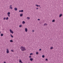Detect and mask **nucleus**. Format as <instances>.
<instances>
[{
  "label": "nucleus",
  "mask_w": 63,
  "mask_h": 63,
  "mask_svg": "<svg viewBox=\"0 0 63 63\" xmlns=\"http://www.w3.org/2000/svg\"><path fill=\"white\" fill-rule=\"evenodd\" d=\"M55 21V20H52V22H54Z\"/></svg>",
  "instance_id": "nucleus-20"
},
{
  "label": "nucleus",
  "mask_w": 63,
  "mask_h": 63,
  "mask_svg": "<svg viewBox=\"0 0 63 63\" xmlns=\"http://www.w3.org/2000/svg\"><path fill=\"white\" fill-rule=\"evenodd\" d=\"M23 15L22 14H20V16L21 17Z\"/></svg>",
  "instance_id": "nucleus-15"
},
{
  "label": "nucleus",
  "mask_w": 63,
  "mask_h": 63,
  "mask_svg": "<svg viewBox=\"0 0 63 63\" xmlns=\"http://www.w3.org/2000/svg\"><path fill=\"white\" fill-rule=\"evenodd\" d=\"M37 20L40 21V19H37Z\"/></svg>",
  "instance_id": "nucleus-32"
},
{
  "label": "nucleus",
  "mask_w": 63,
  "mask_h": 63,
  "mask_svg": "<svg viewBox=\"0 0 63 63\" xmlns=\"http://www.w3.org/2000/svg\"><path fill=\"white\" fill-rule=\"evenodd\" d=\"M12 7V5H10L9 6V7Z\"/></svg>",
  "instance_id": "nucleus-33"
},
{
  "label": "nucleus",
  "mask_w": 63,
  "mask_h": 63,
  "mask_svg": "<svg viewBox=\"0 0 63 63\" xmlns=\"http://www.w3.org/2000/svg\"><path fill=\"white\" fill-rule=\"evenodd\" d=\"M10 35L12 38H13V36L12 35V34H10Z\"/></svg>",
  "instance_id": "nucleus-25"
},
{
  "label": "nucleus",
  "mask_w": 63,
  "mask_h": 63,
  "mask_svg": "<svg viewBox=\"0 0 63 63\" xmlns=\"http://www.w3.org/2000/svg\"><path fill=\"white\" fill-rule=\"evenodd\" d=\"M41 49H40L39 50V51H41Z\"/></svg>",
  "instance_id": "nucleus-29"
},
{
  "label": "nucleus",
  "mask_w": 63,
  "mask_h": 63,
  "mask_svg": "<svg viewBox=\"0 0 63 63\" xmlns=\"http://www.w3.org/2000/svg\"><path fill=\"white\" fill-rule=\"evenodd\" d=\"M6 53H9V49H6Z\"/></svg>",
  "instance_id": "nucleus-4"
},
{
  "label": "nucleus",
  "mask_w": 63,
  "mask_h": 63,
  "mask_svg": "<svg viewBox=\"0 0 63 63\" xmlns=\"http://www.w3.org/2000/svg\"><path fill=\"white\" fill-rule=\"evenodd\" d=\"M9 9H11L12 10V9H13V7H10L9 8Z\"/></svg>",
  "instance_id": "nucleus-17"
},
{
  "label": "nucleus",
  "mask_w": 63,
  "mask_h": 63,
  "mask_svg": "<svg viewBox=\"0 0 63 63\" xmlns=\"http://www.w3.org/2000/svg\"><path fill=\"white\" fill-rule=\"evenodd\" d=\"M53 48V47H51L50 48V49H52Z\"/></svg>",
  "instance_id": "nucleus-14"
},
{
  "label": "nucleus",
  "mask_w": 63,
  "mask_h": 63,
  "mask_svg": "<svg viewBox=\"0 0 63 63\" xmlns=\"http://www.w3.org/2000/svg\"><path fill=\"white\" fill-rule=\"evenodd\" d=\"M21 11V12H22H22H23V10H22Z\"/></svg>",
  "instance_id": "nucleus-26"
},
{
  "label": "nucleus",
  "mask_w": 63,
  "mask_h": 63,
  "mask_svg": "<svg viewBox=\"0 0 63 63\" xmlns=\"http://www.w3.org/2000/svg\"><path fill=\"white\" fill-rule=\"evenodd\" d=\"M32 54H33V53H31L30 54V55H32Z\"/></svg>",
  "instance_id": "nucleus-23"
},
{
  "label": "nucleus",
  "mask_w": 63,
  "mask_h": 63,
  "mask_svg": "<svg viewBox=\"0 0 63 63\" xmlns=\"http://www.w3.org/2000/svg\"><path fill=\"white\" fill-rule=\"evenodd\" d=\"M36 6H37V7H40V5H37V4L35 5Z\"/></svg>",
  "instance_id": "nucleus-12"
},
{
  "label": "nucleus",
  "mask_w": 63,
  "mask_h": 63,
  "mask_svg": "<svg viewBox=\"0 0 63 63\" xmlns=\"http://www.w3.org/2000/svg\"><path fill=\"white\" fill-rule=\"evenodd\" d=\"M62 16V14H60L59 15V17H61V16Z\"/></svg>",
  "instance_id": "nucleus-8"
},
{
  "label": "nucleus",
  "mask_w": 63,
  "mask_h": 63,
  "mask_svg": "<svg viewBox=\"0 0 63 63\" xmlns=\"http://www.w3.org/2000/svg\"><path fill=\"white\" fill-rule=\"evenodd\" d=\"M9 18L8 17H7L6 19H5L6 20H8V19Z\"/></svg>",
  "instance_id": "nucleus-16"
},
{
  "label": "nucleus",
  "mask_w": 63,
  "mask_h": 63,
  "mask_svg": "<svg viewBox=\"0 0 63 63\" xmlns=\"http://www.w3.org/2000/svg\"><path fill=\"white\" fill-rule=\"evenodd\" d=\"M3 63H6V62H4Z\"/></svg>",
  "instance_id": "nucleus-36"
},
{
  "label": "nucleus",
  "mask_w": 63,
  "mask_h": 63,
  "mask_svg": "<svg viewBox=\"0 0 63 63\" xmlns=\"http://www.w3.org/2000/svg\"><path fill=\"white\" fill-rule=\"evenodd\" d=\"M41 8V7H40V8Z\"/></svg>",
  "instance_id": "nucleus-38"
},
{
  "label": "nucleus",
  "mask_w": 63,
  "mask_h": 63,
  "mask_svg": "<svg viewBox=\"0 0 63 63\" xmlns=\"http://www.w3.org/2000/svg\"><path fill=\"white\" fill-rule=\"evenodd\" d=\"M34 30H32V32H34Z\"/></svg>",
  "instance_id": "nucleus-37"
},
{
  "label": "nucleus",
  "mask_w": 63,
  "mask_h": 63,
  "mask_svg": "<svg viewBox=\"0 0 63 63\" xmlns=\"http://www.w3.org/2000/svg\"><path fill=\"white\" fill-rule=\"evenodd\" d=\"M47 24L46 23H45L44 24V26H46V25H47Z\"/></svg>",
  "instance_id": "nucleus-9"
},
{
  "label": "nucleus",
  "mask_w": 63,
  "mask_h": 63,
  "mask_svg": "<svg viewBox=\"0 0 63 63\" xmlns=\"http://www.w3.org/2000/svg\"><path fill=\"white\" fill-rule=\"evenodd\" d=\"M11 51L12 52H14V50H11Z\"/></svg>",
  "instance_id": "nucleus-30"
},
{
  "label": "nucleus",
  "mask_w": 63,
  "mask_h": 63,
  "mask_svg": "<svg viewBox=\"0 0 63 63\" xmlns=\"http://www.w3.org/2000/svg\"><path fill=\"white\" fill-rule=\"evenodd\" d=\"M19 62L20 63H23V62H22V61H21L20 60H19Z\"/></svg>",
  "instance_id": "nucleus-11"
},
{
  "label": "nucleus",
  "mask_w": 63,
  "mask_h": 63,
  "mask_svg": "<svg viewBox=\"0 0 63 63\" xmlns=\"http://www.w3.org/2000/svg\"><path fill=\"white\" fill-rule=\"evenodd\" d=\"M1 36H3V34H1Z\"/></svg>",
  "instance_id": "nucleus-24"
},
{
  "label": "nucleus",
  "mask_w": 63,
  "mask_h": 63,
  "mask_svg": "<svg viewBox=\"0 0 63 63\" xmlns=\"http://www.w3.org/2000/svg\"><path fill=\"white\" fill-rule=\"evenodd\" d=\"M19 12H21V10H19Z\"/></svg>",
  "instance_id": "nucleus-35"
},
{
  "label": "nucleus",
  "mask_w": 63,
  "mask_h": 63,
  "mask_svg": "<svg viewBox=\"0 0 63 63\" xmlns=\"http://www.w3.org/2000/svg\"><path fill=\"white\" fill-rule=\"evenodd\" d=\"M5 19H6V17H3V20H5Z\"/></svg>",
  "instance_id": "nucleus-22"
},
{
  "label": "nucleus",
  "mask_w": 63,
  "mask_h": 63,
  "mask_svg": "<svg viewBox=\"0 0 63 63\" xmlns=\"http://www.w3.org/2000/svg\"><path fill=\"white\" fill-rule=\"evenodd\" d=\"M10 42H13V40H11L10 41Z\"/></svg>",
  "instance_id": "nucleus-18"
},
{
  "label": "nucleus",
  "mask_w": 63,
  "mask_h": 63,
  "mask_svg": "<svg viewBox=\"0 0 63 63\" xmlns=\"http://www.w3.org/2000/svg\"><path fill=\"white\" fill-rule=\"evenodd\" d=\"M36 9V10H38V8L37 7Z\"/></svg>",
  "instance_id": "nucleus-34"
},
{
  "label": "nucleus",
  "mask_w": 63,
  "mask_h": 63,
  "mask_svg": "<svg viewBox=\"0 0 63 63\" xmlns=\"http://www.w3.org/2000/svg\"><path fill=\"white\" fill-rule=\"evenodd\" d=\"M9 31L12 34H13L14 33V32L12 31V30L10 29Z\"/></svg>",
  "instance_id": "nucleus-3"
},
{
  "label": "nucleus",
  "mask_w": 63,
  "mask_h": 63,
  "mask_svg": "<svg viewBox=\"0 0 63 63\" xmlns=\"http://www.w3.org/2000/svg\"><path fill=\"white\" fill-rule=\"evenodd\" d=\"M25 22L24 21H23L22 22V24H25Z\"/></svg>",
  "instance_id": "nucleus-6"
},
{
  "label": "nucleus",
  "mask_w": 63,
  "mask_h": 63,
  "mask_svg": "<svg viewBox=\"0 0 63 63\" xmlns=\"http://www.w3.org/2000/svg\"><path fill=\"white\" fill-rule=\"evenodd\" d=\"M29 58H31V56H30L29 57Z\"/></svg>",
  "instance_id": "nucleus-31"
},
{
  "label": "nucleus",
  "mask_w": 63,
  "mask_h": 63,
  "mask_svg": "<svg viewBox=\"0 0 63 63\" xmlns=\"http://www.w3.org/2000/svg\"><path fill=\"white\" fill-rule=\"evenodd\" d=\"M14 9L15 11H17V8L16 7L14 8Z\"/></svg>",
  "instance_id": "nucleus-7"
},
{
  "label": "nucleus",
  "mask_w": 63,
  "mask_h": 63,
  "mask_svg": "<svg viewBox=\"0 0 63 63\" xmlns=\"http://www.w3.org/2000/svg\"><path fill=\"white\" fill-rule=\"evenodd\" d=\"M30 60L31 61H33V59H32V58H30Z\"/></svg>",
  "instance_id": "nucleus-10"
},
{
  "label": "nucleus",
  "mask_w": 63,
  "mask_h": 63,
  "mask_svg": "<svg viewBox=\"0 0 63 63\" xmlns=\"http://www.w3.org/2000/svg\"><path fill=\"white\" fill-rule=\"evenodd\" d=\"M19 27H21V25H19Z\"/></svg>",
  "instance_id": "nucleus-21"
},
{
  "label": "nucleus",
  "mask_w": 63,
  "mask_h": 63,
  "mask_svg": "<svg viewBox=\"0 0 63 63\" xmlns=\"http://www.w3.org/2000/svg\"><path fill=\"white\" fill-rule=\"evenodd\" d=\"M30 17H27V19H28V20L29 19H30Z\"/></svg>",
  "instance_id": "nucleus-13"
},
{
  "label": "nucleus",
  "mask_w": 63,
  "mask_h": 63,
  "mask_svg": "<svg viewBox=\"0 0 63 63\" xmlns=\"http://www.w3.org/2000/svg\"><path fill=\"white\" fill-rule=\"evenodd\" d=\"M42 56L43 58H44V57H45V56H44V55H42Z\"/></svg>",
  "instance_id": "nucleus-19"
},
{
  "label": "nucleus",
  "mask_w": 63,
  "mask_h": 63,
  "mask_svg": "<svg viewBox=\"0 0 63 63\" xmlns=\"http://www.w3.org/2000/svg\"><path fill=\"white\" fill-rule=\"evenodd\" d=\"M45 60H46V61H48V60H47V59H45Z\"/></svg>",
  "instance_id": "nucleus-27"
},
{
  "label": "nucleus",
  "mask_w": 63,
  "mask_h": 63,
  "mask_svg": "<svg viewBox=\"0 0 63 63\" xmlns=\"http://www.w3.org/2000/svg\"><path fill=\"white\" fill-rule=\"evenodd\" d=\"M21 49L22 50V51H25L26 50V49L24 47H23L22 46H21L20 47Z\"/></svg>",
  "instance_id": "nucleus-1"
},
{
  "label": "nucleus",
  "mask_w": 63,
  "mask_h": 63,
  "mask_svg": "<svg viewBox=\"0 0 63 63\" xmlns=\"http://www.w3.org/2000/svg\"><path fill=\"white\" fill-rule=\"evenodd\" d=\"M7 15L8 16V17H10V12H8L7 13Z\"/></svg>",
  "instance_id": "nucleus-2"
},
{
  "label": "nucleus",
  "mask_w": 63,
  "mask_h": 63,
  "mask_svg": "<svg viewBox=\"0 0 63 63\" xmlns=\"http://www.w3.org/2000/svg\"><path fill=\"white\" fill-rule=\"evenodd\" d=\"M25 31L26 32H27V31H28V30L27 29V28H26L25 29Z\"/></svg>",
  "instance_id": "nucleus-5"
},
{
  "label": "nucleus",
  "mask_w": 63,
  "mask_h": 63,
  "mask_svg": "<svg viewBox=\"0 0 63 63\" xmlns=\"http://www.w3.org/2000/svg\"><path fill=\"white\" fill-rule=\"evenodd\" d=\"M36 54L37 55L38 54V52H36Z\"/></svg>",
  "instance_id": "nucleus-28"
}]
</instances>
